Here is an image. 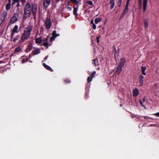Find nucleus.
Instances as JSON below:
<instances>
[{
    "mask_svg": "<svg viewBox=\"0 0 159 159\" xmlns=\"http://www.w3.org/2000/svg\"><path fill=\"white\" fill-rule=\"evenodd\" d=\"M92 78L91 77H88L87 78V81H88V83H89L90 82H91L92 80Z\"/></svg>",
    "mask_w": 159,
    "mask_h": 159,
    "instance_id": "33",
    "label": "nucleus"
},
{
    "mask_svg": "<svg viewBox=\"0 0 159 159\" xmlns=\"http://www.w3.org/2000/svg\"><path fill=\"white\" fill-rule=\"evenodd\" d=\"M120 106L121 107L122 106V104H120Z\"/></svg>",
    "mask_w": 159,
    "mask_h": 159,
    "instance_id": "54",
    "label": "nucleus"
},
{
    "mask_svg": "<svg viewBox=\"0 0 159 159\" xmlns=\"http://www.w3.org/2000/svg\"><path fill=\"white\" fill-rule=\"evenodd\" d=\"M129 0H127V1L126 4H127V3L128 2V6H129Z\"/></svg>",
    "mask_w": 159,
    "mask_h": 159,
    "instance_id": "47",
    "label": "nucleus"
},
{
    "mask_svg": "<svg viewBox=\"0 0 159 159\" xmlns=\"http://www.w3.org/2000/svg\"><path fill=\"white\" fill-rule=\"evenodd\" d=\"M11 7V4L8 3L6 6V9L7 10H9Z\"/></svg>",
    "mask_w": 159,
    "mask_h": 159,
    "instance_id": "26",
    "label": "nucleus"
},
{
    "mask_svg": "<svg viewBox=\"0 0 159 159\" xmlns=\"http://www.w3.org/2000/svg\"><path fill=\"white\" fill-rule=\"evenodd\" d=\"M28 61L27 58L26 57L24 56L22 57V63H24L26 62L27 61Z\"/></svg>",
    "mask_w": 159,
    "mask_h": 159,
    "instance_id": "24",
    "label": "nucleus"
},
{
    "mask_svg": "<svg viewBox=\"0 0 159 159\" xmlns=\"http://www.w3.org/2000/svg\"><path fill=\"white\" fill-rule=\"evenodd\" d=\"M100 69V68H99V67H98V68H97V69Z\"/></svg>",
    "mask_w": 159,
    "mask_h": 159,
    "instance_id": "55",
    "label": "nucleus"
},
{
    "mask_svg": "<svg viewBox=\"0 0 159 159\" xmlns=\"http://www.w3.org/2000/svg\"><path fill=\"white\" fill-rule=\"evenodd\" d=\"M113 48L114 50L115 51V52L114 55H115V57L116 58V53L117 52V51L116 50V47H115V45H113Z\"/></svg>",
    "mask_w": 159,
    "mask_h": 159,
    "instance_id": "35",
    "label": "nucleus"
},
{
    "mask_svg": "<svg viewBox=\"0 0 159 159\" xmlns=\"http://www.w3.org/2000/svg\"><path fill=\"white\" fill-rule=\"evenodd\" d=\"M52 24L50 19L47 18L45 21V25L46 29L47 30L49 29L52 25Z\"/></svg>",
    "mask_w": 159,
    "mask_h": 159,
    "instance_id": "2",
    "label": "nucleus"
},
{
    "mask_svg": "<svg viewBox=\"0 0 159 159\" xmlns=\"http://www.w3.org/2000/svg\"><path fill=\"white\" fill-rule=\"evenodd\" d=\"M18 18V15H15L11 18L10 21V23L12 24L14 23L17 20Z\"/></svg>",
    "mask_w": 159,
    "mask_h": 159,
    "instance_id": "4",
    "label": "nucleus"
},
{
    "mask_svg": "<svg viewBox=\"0 0 159 159\" xmlns=\"http://www.w3.org/2000/svg\"><path fill=\"white\" fill-rule=\"evenodd\" d=\"M92 64L95 66H99V63L98 58L93 60Z\"/></svg>",
    "mask_w": 159,
    "mask_h": 159,
    "instance_id": "14",
    "label": "nucleus"
},
{
    "mask_svg": "<svg viewBox=\"0 0 159 159\" xmlns=\"http://www.w3.org/2000/svg\"><path fill=\"white\" fill-rule=\"evenodd\" d=\"M32 26L29 25L28 27L25 28L24 32L22 34L21 38V40L22 41H24L29 38L32 30Z\"/></svg>",
    "mask_w": 159,
    "mask_h": 159,
    "instance_id": "1",
    "label": "nucleus"
},
{
    "mask_svg": "<svg viewBox=\"0 0 159 159\" xmlns=\"http://www.w3.org/2000/svg\"><path fill=\"white\" fill-rule=\"evenodd\" d=\"M122 0H119V2H120V3H121V2H122Z\"/></svg>",
    "mask_w": 159,
    "mask_h": 159,
    "instance_id": "51",
    "label": "nucleus"
},
{
    "mask_svg": "<svg viewBox=\"0 0 159 159\" xmlns=\"http://www.w3.org/2000/svg\"><path fill=\"white\" fill-rule=\"evenodd\" d=\"M144 77L142 75H139V82L140 84V86H141L143 85V79Z\"/></svg>",
    "mask_w": 159,
    "mask_h": 159,
    "instance_id": "7",
    "label": "nucleus"
},
{
    "mask_svg": "<svg viewBox=\"0 0 159 159\" xmlns=\"http://www.w3.org/2000/svg\"><path fill=\"white\" fill-rule=\"evenodd\" d=\"M128 2L127 4H126V6L124 10V11L121 16V17H123L124 16H125L127 13L128 10Z\"/></svg>",
    "mask_w": 159,
    "mask_h": 159,
    "instance_id": "5",
    "label": "nucleus"
},
{
    "mask_svg": "<svg viewBox=\"0 0 159 159\" xmlns=\"http://www.w3.org/2000/svg\"><path fill=\"white\" fill-rule=\"evenodd\" d=\"M1 63V61H0V64Z\"/></svg>",
    "mask_w": 159,
    "mask_h": 159,
    "instance_id": "60",
    "label": "nucleus"
},
{
    "mask_svg": "<svg viewBox=\"0 0 159 159\" xmlns=\"http://www.w3.org/2000/svg\"><path fill=\"white\" fill-rule=\"evenodd\" d=\"M139 102H140V104H141L143 107H144V106L143 105V102H142V101L141 100H139Z\"/></svg>",
    "mask_w": 159,
    "mask_h": 159,
    "instance_id": "41",
    "label": "nucleus"
},
{
    "mask_svg": "<svg viewBox=\"0 0 159 159\" xmlns=\"http://www.w3.org/2000/svg\"><path fill=\"white\" fill-rule=\"evenodd\" d=\"M51 0H44L43 6L45 8H47L49 5Z\"/></svg>",
    "mask_w": 159,
    "mask_h": 159,
    "instance_id": "10",
    "label": "nucleus"
},
{
    "mask_svg": "<svg viewBox=\"0 0 159 159\" xmlns=\"http://www.w3.org/2000/svg\"><path fill=\"white\" fill-rule=\"evenodd\" d=\"M138 1H142V0H138Z\"/></svg>",
    "mask_w": 159,
    "mask_h": 159,
    "instance_id": "52",
    "label": "nucleus"
},
{
    "mask_svg": "<svg viewBox=\"0 0 159 159\" xmlns=\"http://www.w3.org/2000/svg\"><path fill=\"white\" fill-rule=\"evenodd\" d=\"M93 28L94 30H95L96 28V25L94 24H93Z\"/></svg>",
    "mask_w": 159,
    "mask_h": 159,
    "instance_id": "38",
    "label": "nucleus"
},
{
    "mask_svg": "<svg viewBox=\"0 0 159 159\" xmlns=\"http://www.w3.org/2000/svg\"><path fill=\"white\" fill-rule=\"evenodd\" d=\"M31 13V11H28V10H24V16L25 18L29 17Z\"/></svg>",
    "mask_w": 159,
    "mask_h": 159,
    "instance_id": "9",
    "label": "nucleus"
},
{
    "mask_svg": "<svg viewBox=\"0 0 159 159\" xmlns=\"http://www.w3.org/2000/svg\"><path fill=\"white\" fill-rule=\"evenodd\" d=\"M85 94H86V95H87V93H85Z\"/></svg>",
    "mask_w": 159,
    "mask_h": 159,
    "instance_id": "56",
    "label": "nucleus"
},
{
    "mask_svg": "<svg viewBox=\"0 0 159 159\" xmlns=\"http://www.w3.org/2000/svg\"><path fill=\"white\" fill-rule=\"evenodd\" d=\"M43 65L44 67H45L47 70H49L51 71H53V70L48 66L46 65L45 63L43 64Z\"/></svg>",
    "mask_w": 159,
    "mask_h": 159,
    "instance_id": "21",
    "label": "nucleus"
},
{
    "mask_svg": "<svg viewBox=\"0 0 159 159\" xmlns=\"http://www.w3.org/2000/svg\"><path fill=\"white\" fill-rule=\"evenodd\" d=\"M32 52L34 55L38 54L40 53V50L39 48H35Z\"/></svg>",
    "mask_w": 159,
    "mask_h": 159,
    "instance_id": "17",
    "label": "nucleus"
},
{
    "mask_svg": "<svg viewBox=\"0 0 159 159\" xmlns=\"http://www.w3.org/2000/svg\"><path fill=\"white\" fill-rule=\"evenodd\" d=\"M125 62V60L124 58L120 59V64L119 66L123 67Z\"/></svg>",
    "mask_w": 159,
    "mask_h": 159,
    "instance_id": "13",
    "label": "nucleus"
},
{
    "mask_svg": "<svg viewBox=\"0 0 159 159\" xmlns=\"http://www.w3.org/2000/svg\"><path fill=\"white\" fill-rule=\"evenodd\" d=\"M143 117L144 119H147L148 118H149V117L148 116H143Z\"/></svg>",
    "mask_w": 159,
    "mask_h": 159,
    "instance_id": "42",
    "label": "nucleus"
},
{
    "mask_svg": "<svg viewBox=\"0 0 159 159\" xmlns=\"http://www.w3.org/2000/svg\"><path fill=\"white\" fill-rule=\"evenodd\" d=\"M102 19L100 18H97L95 20V22L96 24H97Z\"/></svg>",
    "mask_w": 159,
    "mask_h": 159,
    "instance_id": "25",
    "label": "nucleus"
},
{
    "mask_svg": "<svg viewBox=\"0 0 159 159\" xmlns=\"http://www.w3.org/2000/svg\"><path fill=\"white\" fill-rule=\"evenodd\" d=\"M32 48V45L31 44H30L26 50V52H28L31 50Z\"/></svg>",
    "mask_w": 159,
    "mask_h": 159,
    "instance_id": "19",
    "label": "nucleus"
},
{
    "mask_svg": "<svg viewBox=\"0 0 159 159\" xmlns=\"http://www.w3.org/2000/svg\"><path fill=\"white\" fill-rule=\"evenodd\" d=\"M70 1L72 2L75 3V4H78L79 2L77 1L76 0H70Z\"/></svg>",
    "mask_w": 159,
    "mask_h": 159,
    "instance_id": "34",
    "label": "nucleus"
},
{
    "mask_svg": "<svg viewBox=\"0 0 159 159\" xmlns=\"http://www.w3.org/2000/svg\"><path fill=\"white\" fill-rule=\"evenodd\" d=\"M138 3L139 6V9H141L142 6V1H138Z\"/></svg>",
    "mask_w": 159,
    "mask_h": 159,
    "instance_id": "31",
    "label": "nucleus"
},
{
    "mask_svg": "<svg viewBox=\"0 0 159 159\" xmlns=\"http://www.w3.org/2000/svg\"><path fill=\"white\" fill-rule=\"evenodd\" d=\"M4 13H5V16H6V12H5Z\"/></svg>",
    "mask_w": 159,
    "mask_h": 159,
    "instance_id": "53",
    "label": "nucleus"
},
{
    "mask_svg": "<svg viewBox=\"0 0 159 159\" xmlns=\"http://www.w3.org/2000/svg\"><path fill=\"white\" fill-rule=\"evenodd\" d=\"M153 115L157 117H159V112L153 114Z\"/></svg>",
    "mask_w": 159,
    "mask_h": 159,
    "instance_id": "37",
    "label": "nucleus"
},
{
    "mask_svg": "<svg viewBox=\"0 0 159 159\" xmlns=\"http://www.w3.org/2000/svg\"><path fill=\"white\" fill-rule=\"evenodd\" d=\"M65 82L66 83H70V81L69 80H65Z\"/></svg>",
    "mask_w": 159,
    "mask_h": 159,
    "instance_id": "45",
    "label": "nucleus"
},
{
    "mask_svg": "<svg viewBox=\"0 0 159 159\" xmlns=\"http://www.w3.org/2000/svg\"><path fill=\"white\" fill-rule=\"evenodd\" d=\"M18 29V26L17 25H15L12 31V34L11 35V38H12L14 35V34L15 33H17L18 32L17 30Z\"/></svg>",
    "mask_w": 159,
    "mask_h": 159,
    "instance_id": "6",
    "label": "nucleus"
},
{
    "mask_svg": "<svg viewBox=\"0 0 159 159\" xmlns=\"http://www.w3.org/2000/svg\"><path fill=\"white\" fill-rule=\"evenodd\" d=\"M14 2L12 3V4H14L15 3L19 1V0H13Z\"/></svg>",
    "mask_w": 159,
    "mask_h": 159,
    "instance_id": "40",
    "label": "nucleus"
},
{
    "mask_svg": "<svg viewBox=\"0 0 159 159\" xmlns=\"http://www.w3.org/2000/svg\"><path fill=\"white\" fill-rule=\"evenodd\" d=\"M146 69V68L145 66L141 67V71L142 72V74L143 75H145L146 73L145 72V71Z\"/></svg>",
    "mask_w": 159,
    "mask_h": 159,
    "instance_id": "22",
    "label": "nucleus"
},
{
    "mask_svg": "<svg viewBox=\"0 0 159 159\" xmlns=\"http://www.w3.org/2000/svg\"><path fill=\"white\" fill-rule=\"evenodd\" d=\"M48 58V56H46L44 58V61H46Z\"/></svg>",
    "mask_w": 159,
    "mask_h": 159,
    "instance_id": "44",
    "label": "nucleus"
},
{
    "mask_svg": "<svg viewBox=\"0 0 159 159\" xmlns=\"http://www.w3.org/2000/svg\"><path fill=\"white\" fill-rule=\"evenodd\" d=\"M87 3L89 4L90 5H93V3L92 1H89L87 2Z\"/></svg>",
    "mask_w": 159,
    "mask_h": 159,
    "instance_id": "36",
    "label": "nucleus"
},
{
    "mask_svg": "<svg viewBox=\"0 0 159 159\" xmlns=\"http://www.w3.org/2000/svg\"><path fill=\"white\" fill-rule=\"evenodd\" d=\"M148 20L147 19H144V25L145 28L147 29L148 27Z\"/></svg>",
    "mask_w": 159,
    "mask_h": 159,
    "instance_id": "20",
    "label": "nucleus"
},
{
    "mask_svg": "<svg viewBox=\"0 0 159 159\" xmlns=\"http://www.w3.org/2000/svg\"><path fill=\"white\" fill-rule=\"evenodd\" d=\"M59 35V34H56V31L54 30L52 33V36L50 38V41L51 42L53 41L55 38Z\"/></svg>",
    "mask_w": 159,
    "mask_h": 159,
    "instance_id": "3",
    "label": "nucleus"
},
{
    "mask_svg": "<svg viewBox=\"0 0 159 159\" xmlns=\"http://www.w3.org/2000/svg\"><path fill=\"white\" fill-rule=\"evenodd\" d=\"M21 1L23 3H25V0H21Z\"/></svg>",
    "mask_w": 159,
    "mask_h": 159,
    "instance_id": "48",
    "label": "nucleus"
},
{
    "mask_svg": "<svg viewBox=\"0 0 159 159\" xmlns=\"http://www.w3.org/2000/svg\"><path fill=\"white\" fill-rule=\"evenodd\" d=\"M78 4H75V8L73 11V13L75 15V17L77 16V11L78 9Z\"/></svg>",
    "mask_w": 159,
    "mask_h": 159,
    "instance_id": "11",
    "label": "nucleus"
},
{
    "mask_svg": "<svg viewBox=\"0 0 159 159\" xmlns=\"http://www.w3.org/2000/svg\"><path fill=\"white\" fill-rule=\"evenodd\" d=\"M19 6V4H18V5H17V6L18 7V6Z\"/></svg>",
    "mask_w": 159,
    "mask_h": 159,
    "instance_id": "57",
    "label": "nucleus"
},
{
    "mask_svg": "<svg viewBox=\"0 0 159 159\" xmlns=\"http://www.w3.org/2000/svg\"><path fill=\"white\" fill-rule=\"evenodd\" d=\"M24 10L31 11V6L30 4L29 3H27L25 7Z\"/></svg>",
    "mask_w": 159,
    "mask_h": 159,
    "instance_id": "15",
    "label": "nucleus"
},
{
    "mask_svg": "<svg viewBox=\"0 0 159 159\" xmlns=\"http://www.w3.org/2000/svg\"><path fill=\"white\" fill-rule=\"evenodd\" d=\"M122 67L121 66H119L116 69V73L117 74H120L122 71Z\"/></svg>",
    "mask_w": 159,
    "mask_h": 159,
    "instance_id": "23",
    "label": "nucleus"
},
{
    "mask_svg": "<svg viewBox=\"0 0 159 159\" xmlns=\"http://www.w3.org/2000/svg\"><path fill=\"white\" fill-rule=\"evenodd\" d=\"M31 8L32 12L34 15V16L37 11L36 5L35 4H33Z\"/></svg>",
    "mask_w": 159,
    "mask_h": 159,
    "instance_id": "8",
    "label": "nucleus"
},
{
    "mask_svg": "<svg viewBox=\"0 0 159 159\" xmlns=\"http://www.w3.org/2000/svg\"><path fill=\"white\" fill-rule=\"evenodd\" d=\"M21 48L19 47H18L15 49V52H19L20 51H21Z\"/></svg>",
    "mask_w": 159,
    "mask_h": 159,
    "instance_id": "28",
    "label": "nucleus"
},
{
    "mask_svg": "<svg viewBox=\"0 0 159 159\" xmlns=\"http://www.w3.org/2000/svg\"><path fill=\"white\" fill-rule=\"evenodd\" d=\"M90 23H91V24H92V25H93V24H94V22H93V19H92V20H91V22H90Z\"/></svg>",
    "mask_w": 159,
    "mask_h": 159,
    "instance_id": "43",
    "label": "nucleus"
},
{
    "mask_svg": "<svg viewBox=\"0 0 159 159\" xmlns=\"http://www.w3.org/2000/svg\"><path fill=\"white\" fill-rule=\"evenodd\" d=\"M96 73V72L95 71H94L92 73L91 75V77L92 78H93L94 77V75H95Z\"/></svg>",
    "mask_w": 159,
    "mask_h": 159,
    "instance_id": "30",
    "label": "nucleus"
},
{
    "mask_svg": "<svg viewBox=\"0 0 159 159\" xmlns=\"http://www.w3.org/2000/svg\"><path fill=\"white\" fill-rule=\"evenodd\" d=\"M139 94V92L138 89L135 88L133 90V95L134 96H137Z\"/></svg>",
    "mask_w": 159,
    "mask_h": 159,
    "instance_id": "16",
    "label": "nucleus"
},
{
    "mask_svg": "<svg viewBox=\"0 0 159 159\" xmlns=\"http://www.w3.org/2000/svg\"><path fill=\"white\" fill-rule=\"evenodd\" d=\"M44 46H45V47H46L47 48L48 47V44L47 43H44Z\"/></svg>",
    "mask_w": 159,
    "mask_h": 159,
    "instance_id": "39",
    "label": "nucleus"
},
{
    "mask_svg": "<svg viewBox=\"0 0 159 159\" xmlns=\"http://www.w3.org/2000/svg\"><path fill=\"white\" fill-rule=\"evenodd\" d=\"M86 90H87V88H86Z\"/></svg>",
    "mask_w": 159,
    "mask_h": 159,
    "instance_id": "59",
    "label": "nucleus"
},
{
    "mask_svg": "<svg viewBox=\"0 0 159 159\" xmlns=\"http://www.w3.org/2000/svg\"><path fill=\"white\" fill-rule=\"evenodd\" d=\"M8 1H9V3H8L11 4V0H8Z\"/></svg>",
    "mask_w": 159,
    "mask_h": 159,
    "instance_id": "50",
    "label": "nucleus"
},
{
    "mask_svg": "<svg viewBox=\"0 0 159 159\" xmlns=\"http://www.w3.org/2000/svg\"><path fill=\"white\" fill-rule=\"evenodd\" d=\"M147 5V0H143V12H144L146 10Z\"/></svg>",
    "mask_w": 159,
    "mask_h": 159,
    "instance_id": "12",
    "label": "nucleus"
},
{
    "mask_svg": "<svg viewBox=\"0 0 159 159\" xmlns=\"http://www.w3.org/2000/svg\"><path fill=\"white\" fill-rule=\"evenodd\" d=\"M57 1H59V0H57Z\"/></svg>",
    "mask_w": 159,
    "mask_h": 159,
    "instance_id": "58",
    "label": "nucleus"
},
{
    "mask_svg": "<svg viewBox=\"0 0 159 159\" xmlns=\"http://www.w3.org/2000/svg\"><path fill=\"white\" fill-rule=\"evenodd\" d=\"M110 4L111 5L110 8L111 9H112L113 8L115 2L114 0H110Z\"/></svg>",
    "mask_w": 159,
    "mask_h": 159,
    "instance_id": "18",
    "label": "nucleus"
},
{
    "mask_svg": "<svg viewBox=\"0 0 159 159\" xmlns=\"http://www.w3.org/2000/svg\"><path fill=\"white\" fill-rule=\"evenodd\" d=\"M142 100H143V102H144L145 101V97L143 98Z\"/></svg>",
    "mask_w": 159,
    "mask_h": 159,
    "instance_id": "49",
    "label": "nucleus"
},
{
    "mask_svg": "<svg viewBox=\"0 0 159 159\" xmlns=\"http://www.w3.org/2000/svg\"><path fill=\"white\" fill-rule=\"evenodd\" d=\"M101 38V35L99 34L98 36L96 38V40L98 43H99L100 42L99 39Z\"/></svg>",
    "mask_w": 159,
    "mask_h": 159,
    "instance_id": "32",
    "label": "nucleus"
},
{
    "mask_svg": "<svg viewBox=\"0 0 159 159\" xmlns=\"http://www.w3.org/2000/svg\"><path fill=\"white\" fill-rule=\"evenodd\" d=\"M20 38V37L19 36H17L16 37L13 38V41L14 42H16V41L18 40Z\"/></svg>",
    "mask_w": 159,
    "mask_h": 159,
    "instance_id": "29",
    "label": "nucleus"
},
{
    "mask_svg": "<svg viewBox=\"0 0 159 159\" xmlns=\"http://www.w3.org/2000/svg\"><path fill=\"white\" fill-rule=\"evenodd\" d=\"M154 85H155V88H156V89H157V88H158V86H157V84H154Z\"/></svg>",
    "mask_w": 159,
    "mask_h": 159,
    "instance_id": "46",
    "label": "nucleus"
},
{
    "mask_svg": "<svg viewBox=\"0 0 159 159\" xmlns=\"http://www.w3.org/2000/svg\"><path fill=\"white\" fill-rule=\"evenodd\" d=\"M42 42V40L40 38H38L36 39V42L37 43H40Z\"/></svg>",
    "mask_w": 159,
    "mask_h": 159,
    "instance_id": "27",
    "label": "nucleus"
}]
</instances>
